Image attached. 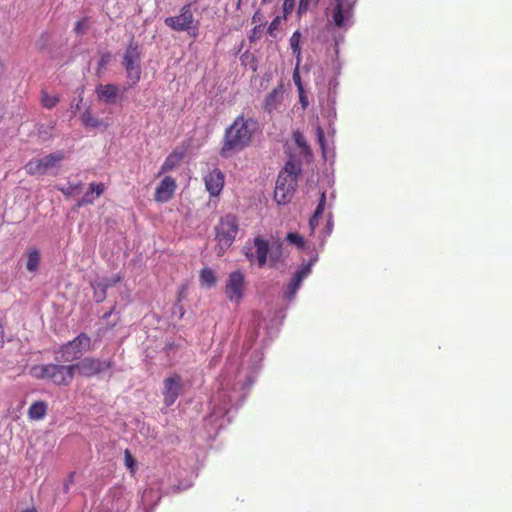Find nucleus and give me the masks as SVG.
<instances>
[{
	"instance_id": "obj_1",
	"label": "nucleus",
	"mask_w": 512,
	"mask_h": 512,
	"mask_svg": "<svg viewBox=\"0 0 512 512\" xmlns=\"http://www.w3.org/2000/svg\"><path fill=\"white\" fill-rule=\"evenodd\" d=\"M254 341L255 337L252 333L243 344L244 351L229 356L225 368L217 380V391L210 401L212 405L211 421L224 417L233 402L235 404H238L239 401L242 402L245 397L242 391L252 385L262 359L258 351L251 352L249 358L246 359Z\"/></svg>"
},
{
	"instance_id": "obj_2",
	"label": "nucleus",
	"mask_w": 512,
	"mask_h": 512,
	"mask_svg": "<svg viewBox=\"0 0 512 512\" xmlns=\"http://www.w3.org/2000/svg\"><path fill=\"white\" fill-rule=\"evenodd\" d=\"M244 254L251 265H257L259 268L268 265L274 268L283 258V243L274 237L265 239L257 236L252 243L245 245Z\"/></svg>"
},
{
	"instance_id": "obj_3",
	"label": "nucleus",
	"mask_w": 512,
	"mask_h": 512,
	"mask_svg": "<svg viewBox=\"0 0 512 512\" xmlns=\"http://www.w3.org/2000/svg\"><path fill=\"white\" fill-rule=\"evenodd\" d=\"M257 128L256 120L239 115L225 131L221 155L227 158L246 148Z\"/></svg>"
},
{
	"instance_id": "obj_4",
	"label": "nucleus",
	"mask_w": 512,
	"mask_h": 512,
	"mask_svg": "<svg viewBox=\"0 0 512 512\" xmlns=\"http://www.w3.org/2000/svg\"><path fill=\"white\" fill-rule=\"evenodd\" d=\"M74 364H46L34 365L30 368V375L36 379H48L55 385L68 386L75 376Z\"/></svg>"
},
{
	"instance_id": "obj_5",
	"label": "nucleus",
	"mask_w": 512,
	"mask_h": 512,
	"mask_svg": "<svg viewBox=\"0 0 512 512\" xmlns=\"http://www.w3.org/2000/svg\"><path fill=\"white\" fill-rule=\"evenodd\" d=\"M238 232L239 224L234 215L227 214L220 218L215 226L218 255H222L233 244Z\"/></svg>"
},
{
	"instance_id": "obj_6",
	"label": "nucleus",
	"mask_w": 512,
	"mask_h": 512,
	"mask_svg": "<svg viewBox=\"0 0 512 512\" xmlns=\"http://www.w3.org/2000/svg\"><path fill=\"white\" fill-rule=\"evenodd\" d=\"M64 158V152L58 151L41 158H33L25 165L24 168L29 175H45L58 169Z\"/></svg>"
},
{
	"instance_id": "obj_7",
	"label": "nucleus",
	"mask_w": 512,
	"mask_h": 512,
	"mask_svg": "<svg viewBox=\"0 0 512 512\" xmlns=\"http://www.w3.org/2000/svg\"><path fill=\"white\" fill-rule=\"evenodd\" d=\"M141 55L140 47L136 43L131 42L123 56L122 64L131 86L136 85L141 78Z\"/></svg>"
},
{
	"instance_id": "obj_8",
	"label": "nucleus",
	"mask_w": 512,
	"mask_h": 512,
	"mask_svg": "<svg viewBox=\"0 0 512 512\" xmlns=\"http://www.w3.org/2000/svg\"><path fill=\"white\" fill-rule=\"evenodd\" d=\"M91 339L86 334L81 333L72 341L61 346L57 354L60 357L57 359L60 362H73L74 360L80 359L81 356L90 350Z\"/></svg>"
},
{
	"instance_id": "obj_9",
	"label": "nucleus",
	"mask_w": 512,
	"mask_h": 512,
	"mask_svg": "<svg viewBox=\"0 0 512 512\" xmlns=\"http://www.w3.org/2000/svg\"><path fill=\"white\" fill-rule=\"evenodd\" d=\"M355 0H335L331 20L335 27L344 31L353 25Z\"/></svg>"
},
{
	"instance_id": "obj_10",
	"label": "nucleus",
	"mask_w": 512,
	"mask_h": 512,
	"mask_svg": "<svg viewBox=\"0 0 512 512\" xmlns=\"http://www.w3.org/2000/svg\"><path fill=\"white\" fill-rule=\"evenodd\" d=\"M246 290L245 275L241 270L229 273L225 286L224 294L226 298L234 304H239L244 298Z\"/></svg>"
},
{
	"instance_id": "obj_11",
	"label": "nucleus",
	"mask_w": 512,
	"mask_h": 512,
	"mask_svg": "<svg viewBox=\"0 0 512 512\" xmlns=\"http://www.w3.org/2000/svg\"><path fill=\"white\" fill-rule=\"evenodd\" d=\"M165 24L175 31H187L192 35H196L198 29L190 4L184 5L179 15L167 17Z\"/></svg>"
},
{
	"instance_id": "obj_12",
	"label": "nucleus",
	"mask_w": 512,
	"mask_h": 512,
	"mask_svg": "<svg viewBox=\"0 0 512 512\" xmlns=\"http://www.w3.org/2000/svg\"><path fill=\"white\" fill-rule=\"evenodd\" d=\"M112 366L110 360H101L98 358L87 357L80 362L74 364L75 372L84 377H92L103 371L108 370Z\"/></svg>"
},
{
	"instance_id": "obj_13",
	"label": "nucleus",
	"mask_w": 512,
	"mask_h": 512,
	"mask_svg": "<svg viewBox=\"0 0 512 512\" xmlns=\"http://www.w3.org/2000/svg\"><path fill=\"white\" fill-rule=\"evenodd\" d=\"M296 182L290 176H278L274 191V198L278 204L288 203L295 192Z\"/></svg>"
},
{
	"instance_id": "obj_14",
	"label": "nucleus",
	"mask_w": 512,
	"mask_h": 512,
	"mask_svg": "<svg viewBox=\"0 0 512 512\" xmlns=\"http://www.w3.org/2000/svg\"><path fill=\"white\" fill-rule=\"evenodd\" d=\"M183 390V382L179 375L168 377L163 382V397L166 406L175 403Z\"/></svg>"
},
{
	"instance_id": "obj_15",
	"label": "nucleus",
	"mask_w": 512,
	"mask_h": 512,
	"mask_svg": "<svg viewBox=\"0 0 512 512\" xmlns=\"http://www.w3.org/2000/svg\"><path fill=\"white\" fill-rule=\"evenodd\" d=\"M97 99L105 104H115L122 96L119 86L115 84H99L95 88Z\"/></svg>"
},
{
	"instance_id": "obj_16",
	"label": "nucleus",
	"mask_w": 512,
	"mask_h": 512,
	"mask_svg": "<svg viewBox=\"0 0 512 512\" xmlns=\"http://www.w3.org/2000/svg\"><path fill=\"white\" fill-rule=\"evenodd\" d=\"M176 190V182L171 176L164 177L155 190L154 199L157 202H168Z\"/></svg>"
},
{
	"instance_id": "obj_17",
	"label": "nucleus",
	"mask_w": 512,
	"mask_h": 512,
	"mask_svg": "<svg viewBox=\"0 0 512 512\" xmlns=\"http://www.w3.org/2000/svg\"><path fill=\"white\" fill-rule=\"evenodd\" d=\"M207 191L211 196H218L224 186V175L219 169H213L204 176Z\"/></svg>"
},
{
	"instance_id": "obj_18",
	"label": "nucleus",
	"mask_w": 512,
	"mask_h": 512,
	"mask_svg": "<svg viewBox=\"0 0 512 512\" xmlns=\"http://www.w3.org/2000/svg\"><path fill=\"white\" fill-rule=\"evenodd\" d=\"M284 99V89L282 86L274 88L265 98L264 108L272 112L280 107Z\"/></svg>"
},
{
	"instance_id": "obj_19",
	"label": "nucleus",
	"mask_w": 512,
	"mask_h": 512,
	"mask_svg": "<svg viewBox=\"0 0 512 512\" xmlns=\"http://www.w3.org/2000/svg\"><path fill=\"white\" fill-rule=\"evenodd\" d=\"M104 190L105 185L103 183H91L89 185V190L79 200L78 206L81 207L84 205L92 204L96 198L103 194Z\"/></svg>"
},
{
	"instance_id": "obj_20",
	"label": "nucleus",
	"mask_w": 512,
	"mask_h": 512,
	"mask_svg": "<svg viewBox=\"0 0 512 512\" xmlns=\"http://www.w3.org/2000/svg\"><path fill=\"white\" fill-rule=\"evenodd\" d=\"M81 121L85 127H90V128H94V129H106L109 126L108 121H105V120L95 117L92 114V111L90 108H87L81 114Z\"/></svg>"
},
{
	"instance_id": "obj_21",
	"label": "nucleus",
	"mask_w": 512,
	"mask_h": 512,
	"mask_svg": "<svg viewBox=\"0 0 512 512\" xmlns=\"http://www.w3.org/2000/svg\"><path fill=\"white\" fill-rule=\"evenodd\" d=\"M325 204H326V193L322 192L319 203H318L312 217L309 220V227H310L312 235L316 234V232H317L318 222L325 210Z\"/></svg>"
},
{
	"instance_id": "obj_22",
	"label": "nucleus",
	"mask_w": 512,
	"mask_h": 512,
	"mask_svg": "<svg viewBox=\"0 0 512 512\" xmlns=\"http://www.w3.org/2000/svg\"><path fill=\"white\" fill-rule=\"evenodd\" d=\"M184 156L183 151L175 150L173 151L164 161L162 164L159 175L165 172L172 171L182 160Z\"/></svg>"
},
{
	"instance_id": "obj_23",
	"label": "nucleus",
	"mask_w": 512,
	"mask_h": 512,
	"mask_svg": "<svg viewBox=\"0 0 512 512\" xmlns=\"http://www.w3.org/2000/svg\"><path fill=\"white\" fill-rule=\"evenodd\" d=\"M47 411V404L43 401L34 402L28 410V416L32 420H40L44 418Z\"/></svg>"
},
{
	"instance_id": "obj_24",
	"label": "nucleus",
	"mask_w": 512,
	"mask_h": 512,
	"mask_svg": "<svg viewBox=\"0 0 512 512\" xmlns=\"http://www.w3.org/2000/svg\"><path fill=\"white\" fill-rule=\"evenodd\" d=\"M40 264V251L37 248H30L27 251L26 268L30 272L38 270Z\"/></svg>"
},
{
	"instance_id": "obj_25",
	"label": "nucleus",
	"mask_w": 512,
	"mask_h": 512,
	"mask_svg": "<svg viewBox=\"0 0 512 512\" xmlns=\"http://www.w3.org/2000/svg\"><path fill=\"white\" fill-rule=\"evenodd\" d=\"M120 281V277H116L112 280V283L110 281L106 280L104 282H99L93 285L94 288V297L97 302H102L106 297V289L112 285L113 283H117Z\"/></svg>"
},
{
	"instance_id": "obj_26",
	"label": "nucleus",
	"mask_w": 512,
	"mask_h": 512,
	"mask_svg": "<svg viewBox=\"0 0 512 512\" xmlns=\"http://www.w3.org/2000/svg\"><path fill=\"white\" fill-rule=\"evenodd\" d=\"M300 41H301V33L296 30L289 39L290 48L292 50V53L296 57L297 65L300 64L302 60L301 56V48H300Z\"/></svg>"
},
{
	"instance_id": "obj_27",
	"label": "nucleus",
	"mask_w": 512,
	"mask_h": 512,
	"mask_svg": "<svg viewBox=\"0 0 512 512\" xmlns=\"http://www.w3.org/2000/svg\"><path fill=\"white\" fill-rule=\"evenodd\" d=\"M300 170V165L298 163L294 161H288L278 176H290V178H292L297 183V177L300 173Z\"/></svg>"
},
{
	"instance_id": "obj_28",
	"label": "nucleus",
	"mask_w": 512,
	"mask_h": 512,
	"mask_svg": "<svg viewBox=\"0 0 512 512\" xmlns=\"http://www.w3.org/2000/svg\"><path fill=\"white\" fill-rule=\"evenodd\" d=\"M200 283L206 288H211L216 284V275L210 268H203L200 271Z\"/></svg>"
},
{
	"instance_id": "obj_29",
	"label": "nucleus",
	"mask_w": 512,
	"mask_h": 512,
	"mask_svg": "<svg viewBox=\"0 0 512 512\" xmlns=\"http://www.w3.org/2000/svg\"><path fill=\"white\" fill-rule=\"evenodd\" d=\"M315 261H316V259H312L309 263L302 265L296 271L293 278H295L296 280H298L302 283V281L311 273V267Z\"/></svg>"
},
{
	"instance_id": "obj_30",
	"label": "nucleus",
	"mask_w": 512,
	"mask_h": 512,
	"mask_svg": "<svg viewBox=\"0 0 512 512\" xmlns=\"http://www.w3.org/2000/svg\"><path fill=\"white\" fill-rule=\"evenodd\" d=\"M319 0H299V5L297 9V13L299 16L306 14L308 11L315 8L318 4Z\"/></svg>"
},
{
	"instance_id": "obj_31",
	"label": "nucleus",
	"mask_w": 512,
	"mask_h": 512,
	"mask_svg": "<svg viewBox=\"0 0 512 512\" xmlns=\"http://www.w3.org/2000/svg\"><path fill=\"white\" fill-rule=\"evenodd\" d=\"M286 241L296 246L298 249H303L305 247V240L304 238L295 232H290L286 235Z\"/></svg>"
},
{
	"instance_id": "obj_32",
	"label": "nucleus",
	"mask_w": 512,
	"mask_h": 512,
	"mask_svg": "<svg viewBox=\"0 0 512 512\" xmlns=\"http://www.w3.org/2000/svg\"><path fill=\"white\" fill-rule=\"evenodd\" d=\"M59 97L57 95H49L47 92H42L41 103L45 108L51 109L57 105Z\"/></svg>"
},
{
	"instance_id": "obj_33",
	"label": "nucleus",
	"mask_w": 512,
	"mask_h": 512,
	"mask_svg": "<svg viewBox=\"0 0 512 512\" xmlns=\"http://www.w3.org/2000/svg\"><path fill=\"white\" fill-rule=\"evenodd\" d=\"M301 284L302 283L300 281L296 280L295 278H292L291 282L287 285V288L285 291V297L288 300H292L295 297Z\"/></svg>"
},
{
	"instance_id": "obj_34",
	"label": "nucleus",
	"mask_w": 512,
	"mask_h": 512,
	"mask_svg": "<svg viewBox=\"0 0 512 512\" xmlns=\"http://www.w3.org/2000/svg\"><path fill=\"white\" fill-rule=\"evenodd\" d=\"M82 189L81 183L68 184L67 186L59 187V190L66 196H73Z\"/></svg>"
},
{
	"instance_id": "obj_35",
	"label": "nucleus",
	"mask_w": 512,
	"mask_h": 512,
	"mask_svg": "<svg viewBox=\"0 0 512 512\" xmlns=\"http://www.w3.org/2000/svg\"><path fill=\"white\" fill-rule=\"evenodd\" d=\"M124 463L126 468L130 470V472H135L137 463L128 449H126L124 452Z\"/></svg>"
},
{
	"instance_id": "obj_36",
	"label": "nucleus",
	"mask_w": 512,
	"mask_h": 512,
	"mask_svg": "<svg viewBox=\"0 0 512 512\" xmlns=\"http://www.w3.org/2000/svg\"><path fill=\"white\" fill-rule=\"evenodd\" d=\"M152 498L159 499L157 492H155L152 488L144 490L141 496L142 504L144 506L150 505L152 502Z\"/></svg>"
},
{
	"instance_id": "obj_37",
	"label": "nucleus",
	"mask_w": 512,
	"mask_h": 512,
	"mask_svg": "<svg viewBox=\"0 0 512 512\" xmlns=\"http://www.w3.org/2000/svg\"><path fill=\"white\" fill-rule=\"evenodd\" d=\"M111 59H112V55L110 53H104V54L101 55V57H100V59L98 61V67H97V74L98 75L103 72V70L105 69L107 64H109Z\"/></svg>"
},
{
	"instance_id": "obj_38",
	"label": "nucleus",
	"mask_w": 512,
	"mask_h": 512,
	"mask_svg": "<svg viewBox=\"0 0 512 512\" xmlns=\"http://www.w3.org/2000/svg\"><path fill=\"white\" fill-rule=\"evenodd\" d=\"M332 226H333V223L331 220V215H329V219L327 221L326 227L324 229H322L318 235L321 242H323L331 234Z\"/></svg>"
},
{
	"instance_id": "obj_39",
	"label": "nucleus",
	"mask_w": 512,
	"mask_h": 512,
	"mask_svg": "<svg viewBox=\"0 0 512 512\" xmlns=\"http://www.w3.org/2000/svg\"><path fill=\"white\" fill-rule=\"evenodd\" d=\"M293 82H294L295 86L297 87L298 92H302V89H304V88H303V85L301 82V77L299 74V65H297V64H296V68L293 72Z\"/></svg>"
},
{
	"instance_id": "obj_40",
	"label": "nucleus",
	"mask_w": 512,
	"mask_h": 512,
	"mask_svg": "<svg viewBox=\"0 0 512 512\" xmlns=\"http://www.w3.org/2000/svg\"><path fill=\"white\" fill-rule=\"evenodd\" d=\"M87 29H88V20L87 19L79 20L76 23L75 28H74V30L77 34H83Z\"/></svg>"
},
{
	"instance_id": "obj_41",
	"label": "nucleus",
	"mask_w": 512,
	"mask_h": 512,
	"mask_svg": "<svg viewBox=\"0 0 512 512\" xmlns=\"http://www.w3.org/2000/svg\"><path fill=\"white\" fill-rule=\"evenodd\" d=\"M263 29H264V27L262 25L255 26L254 29L251 31L249 40L251 42H253V41L259 39L261 37Z\"/></svg>"
},
{
	"instance_id": "obj_42",
	"label": "nucleus",
	"mask_w": 512,
	"mask_h": 512,
	"mask_svg": "<svg viewBox=\"0 0 512 512\" xmlns=\"http://www.w3.org/2000/svg\"><path fill=\"white\" fill-rule=\"evenodd\" d=\"M294 140H295V143L297 144V146H299L300 148H303V149L308 148L305 138L300 132L294 133Z\"/></svg>"
},
{
	"instance_id": "obj_43",
	"label": "nucleus",
	"mask_w": 512,
	"mask_h": 512,
	"mask_svg": "<svg viewBox=\"0 0 512 512\" xmlns=\"http://www.w3.org/2000/svg\"><path fill=\"white\" fill-rule=\"evenodd\" d=\"M295 7V0H284L283 12L285 15L290 14Z\"/></svg>"
},
{
	"instance_id": "obj_44",
	"label": "nucleus",
	"mask_w": 512,
	"mask_h": 512,
	"mask_svg": "<svg viewBox=\"0 0 512 512\" xmlns=\"http://www.w3.org/2000/svg\"><path fill=\"white\" fill-rule=\"evenodd\" d=\"M279 25H280V18H279V17H276V18H275V19L270 23V25H269V27H268V33H269L271 36L275 37V36H276L275 31L278 29Z\"/></svg>"
},
{
	"instance_id": "obj_45",
	"label": "nucleus",
	"mask_w": 512,
	"mask_h": 512,
	"mask_svg": "<svg viewBox=\"0 0 512 512\" xmlns=\"http://www.w3.org/2000/svg\"><path fill=\"white\" fill-rule=\"evenodd\" d=\"M316 135H317L318 143L320 144L322 150H324L325 149L324 131L320 126H318L316 129Z\"/></svg>"
},
{
	"instance_id": "obj_46",
	"label": "nucleus",
	"mask_w": 512,
	"mask_h": 512,
	"mask_svg": "<svg viewBox=\"0 0 512 512\" xmlns=\"http://www.w3.org/2000/svg\"><path fill=\"white\" fill-rule=\"evenodd\" d=\"M299 100L302 104V107L305 109L308 106V100L304 93V89H302V92H299Z\"/></svg>"
},
{
	"instance_id": "obj_47",
	"label": "nucleus",
	"mask_w": 512,
	"mask_h": 512,
	"mask_svg": "<svg viewBox=\"0 0 512 512\" xmlns=\"http://www.w3.org/2000/svg\"><path fill=\"white\" fill-rule=\"evenodd\" d=\"M3 343H4V331H3L2 325L0 324V347H2Z\"/></svg>"
},
{
	"instance_id": "obj_48",
	"label": "nucleus",
	"mask_w": 512,
	"mask_h": 512,
	"mask_svg": "<svg viewBox=\"0 0 512 512\" xmlns=\"http://www.w3.org/2000/svg\"><path fill=\"white\" fill-rule=\"evenodd\" d=\"M4 72H5V64L2 61V59L0 58V77L4 74Z\"/></svg>"
},
{
	"instance_id": "obj_49",
	"label": "nucleus",
	"mask_w": 512,
	"mask_h": 512,
	"mask_svg": "<svg viewBox=\"0 0 512 512\" xmlns=\"http://www.w3.org/2000/svg\"><path fill=\"white\" fill-rule=\"evenodd\" d=\"M23 512H35V510H25Z\"/></svg>"
},
{
	"instance_id": "obj_50",
	"label": "nucleus",
	"mask_w": 512,
	"mask_h": 512,
	"mask_svg": "<svg viewBox=\"0 0 512 512\" xmlns=\"http://www.w3.org/2000/svg\"><path fill=\"white\" fill-rule=\"evenodd\" d=\"M273 0H263V2H272Z\"/></svg>"
}]
</instances>
